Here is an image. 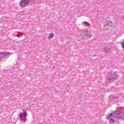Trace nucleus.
I'll use <instances>...</instances> for the list:
<instances>
[{
	"label": "nucleus",
	"instance_id": "nucleus-1",
	"mask_svg": "<svg viewBox=\"0 0 124 124\" xmlns=\"http://www.w3.org/2000/svg\"><path fill=\"white\" fill-rule=\"evenodd\" d=\"M109 120V124H114L115 123V119L119 120H124V109L120 108L118 110L113 111L112 113L109 114L108 117Z\"/></svg>",
	"mask_w": 124,
	"mask_h": 124
},
{
	"label": "nucleus",
	"instance_id": "nucleus-2",
	"mask_svg": "<svg viewBox=\"0 0 124 124\" xmlns=\"http://www.w3.org/2000/svg\"><path fill=\"white\" fill-rule=\"evenodd\" d=\"M34 1V0H21V1L19 2L20 6L24 8L28 5H31Z\"/></svg>",
	"mask_w": 124,
	"mask_h": 124
},
{
	"label": "nucleus",
	"instance_id": "nucleus-3",
	"mask_svg": "<svg viewBox=\"0 0 124 124\" xmlns=\"http://www.w3.org/2000/svg\"><path fill=\"white\" fill-rule=\"evenodd\" d=\"M119 78V75L114 73H108V79L109 82H114L115 80H117Z\"/></svg>",
	"mask_w": 124,
	"mask_h": 124
},
{
	"label": "nucleus",
	"instance_id": "nucleus-4",
	"mask_svg": "<svg viewBox=\"0 0 124 124\" xmlns=\"http://www.w3.org/2000/svg\"><path fill=\"white\" fill-rule=\"evenodd\" d=\"M103 23L104 24V30H107L109 29V27L111 26L112 22L110 20V18H106L105 20H103Z\"/></svg>",
	"mask_w": 124,
	"mask_h": 124
},
{
	"label": "nucleus",
	"instance_id": "nucleus-5",
	"mask_svg": "<svg viewBox=\"0 0 124 124\" xmlns=\"http://www.w3.org/2000/svg\"><path fill=\"white\" fill-rule=\"evenodd\" d=\"M10 56V53L9 52H0V57L2 61H6L7 59H8Z\"/></svg>",
	"mask_w": 124,
	"mask_h": 124
},
{
	"label": "nucleus",
	"instance_id": "nucleus-6",
	"mask_svg": "<svg viewBox=\"0 0 124 124\" xmlns=\"http://www.w3.org/2000/svg\"><path fill=\"white\" fill-rule=\"evenodd\" d=\"M22 111V112L20 113L19 117L20 120H23L24 122H27L26 117L28 116V112H27L26 109H23Z\"/></svg>",
	"mask_w": 124,
	"mask_h": 124
},
{
	"label": "nucleus",
	"instance_id": "nucleus-7",
	"mask_svg": "<svg viewBox=\"0 0 124 124\" xmlns=\"http://www.w3.org/2000/svg\"><path fill=\"white\" fill-rule=\"evenodd\" d=\"M92 36H93V35L92 34L91 31H86V37H87V38H91Z\"/></svg>",
	"mask_w": 124,
	"mask_h": 124
},
{
	"label": "nucleus",
	"instance_id": "nucleus-8",
	"mask_svg": "<svg viewBox=\"0 0 124 124\" xmlns=\"http://www.w3.org/2000/svg\"><path fill=\"white\" fill-rule=\"evenodd\" d=\"M109 98L111 100H114L116 98V96L114 95H111L109 96Z\"/></svg>",
	"mask_w": 124,
	"mask_h": 124
},
{
	"label": "nucleus",
	"instance_id": "nucleus-9",
	"mask_svg": "<svg viewBox=\"0 0 124 124\" xmlns=\"http://www.w3.org/2000/svg\"><path fill=\"white\" fill-rule=\"evenodd\" d=\"M54 36H55V34H54V33H51L49 34L48 38H49V39H51V38H53Z\"/></svg>",
	"mask_w": 124,
	"mask_h": 124
},
{
	"label": "nucleus",
	"instance_id": "nucleus-10",
	"mask_svg": "<svg viewBox=\"0 0 124 124\" xmlns=\"http://www.w3.org/2000/svg\"><path fill=\"white\" fill-rule=\"evenodd\" d=\"M105 51L106 53H107L108 51H110V48H109L108 46H106L105 48Z\"/></svg>",
	"mask_w": 124,
	"mask_h": 124
},
{
	"label": "nucleus",
	"instance_id": "nucleus-11",
	"mask_svg": "<svg viewBox=\"0 0 124 124\" xmlns=\"http://www.w3.org/2000/svg\"><path fill=\"white\" fill-rule=\"evenodd\" d=\"M18 38H21L22 36H23V35H21V34H18L17 35H16Z\"/></svg>",
	"mask_w": 124,
	"mask_h": 124
},
{
	"label": "nucleus",
	"instance_id": "nucleus-12",
	"mask_svg": "<svg viewBox=\"0 0 124 124\" xmlns=\"http://www.w3.org/2000/svg\"><path fill=\"white\" fill-rule=\"evenodd\" d=\"M121 46L124 49V41L122 43Z\"/></svg>",
	"mask_w": 124,
	"mask_h": 124
},
{
	"label": "nucleus",
	"instance_id": "nucleus-13",
	"mask_svg": "<svg viewBox=\"0 0 124 124\" xmlns=\"http://www.w3.org/2000/svg\"><path fill=\"white\" fill-rule=\"evenodd\" d=\"M83 24H84V25H88L89 22H88L87 21H84V22H83Z\"/></svg>",
	"mask_w": 124,
	"mask_h": 124
},
{
	"label": "nucleus",
	"instance_id": "nucleus-14",
	"mask_svg": "<svg viewBox=\"0 0 124 124\" xmlns=\"http://www.w3.org/2000/svg\"><path fill=\"white\" fill-rule=\"evenodd\" d=\"M0 61H2V60H1V59H0Z\"/></svg>",
	"mask_w": 124,
	"mask_h": 124
}]
</instances>
